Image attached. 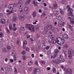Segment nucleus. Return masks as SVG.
Instances as JSON below:
<instances>
[{"mask_svg": "<svg viewBox=\"0 0 74 74\" xmlns=\"http://www.w3.org/2000/svg\"><path fill=\"white\" fill-rule=\"evenodd\" d=\"M67 11L68 12L67 13L68 16H71V17L69 16L68 17V18L70 20V21L71 23L74 24V16H72L73 13H72V12L73 11V10L72 9L69 8Z\"/></svg>", "mask_w": 74, "mask_h": 74, "instance_id": "nucleus-1", "label": "nucleus"}, {"mask_svg": "<svg viewBox=\"0 0 74 74\" xmlns=\"http://www.w3.org/2000/svg\"><path fill=\"white\" fill-rule=\"evenodd\" d=\"M56 40H57V43L58 45H63L64 43V40L63 38H56Z\"/></svg>", "mask_w": 74, "mask_h": 74, "instance_id": "nucleus-2", "label": "nucleus"}, {"mask_svg": "<svg viewBox=\"0 0 74 74\" xmlns=\"http://www.w3.org/2000/svg\"><path fill=\"white\" fill-rule=\"evenodd\" d=\"M65 74H72V70L70 69H68L65 71Z\"/></svg>", "mask_w": 74, "mask_h": 74, "instance_id": "nucleus-3", "label": "nucleus"}, {"mask_svg": "<svg viewBox=\"0 0 74 74\" xmlns=\"http://www.w3.org/2000/svg\"><path fill=\"white\" fill-rule=\"evenodd\" d=\"M18 3L19 7H22V4L23 3V0H18Z\"/></svg>", "mask_w": 74, "mask_h": 74, "instance_id": "nucleus-4", "label": "nucleus"}, {"mask_svg": "<svg viewBox=\"0 0 74 74\" xmlns=\"http://www.w3.org/2000/svg\"><path fill=\"white\" fill-rule=\"evenodd\" d=\"M25 26L29 29L30 28L32 27V26H34V25H33L30 24H25Z\"/></svg>", "mask_w": 74, "mask_h": 74, "instance_id": "nucleus-5", "label": "nucleus"}, {"mask_svg": "<svg viewBox=\"0 0 74 74\" xmlns=\"http://www.w3.org/2000/svg\"><path fill=\"white\" fill-rule=\"evenodd\" d=\"M56 18L59 21H60L63 19V16H60V15H58L56 16Z\"/></svg>", "mask_w": 74, "mask_h": 74, "instance_id": "nucleus-6", "label": "nucleus"}, {"mask_svg": "<svg viewBox=\"0 0 74 74\" xmlns=\"http://www.w3.org/2000/svg\"><path fill=\"white\" fill-rule=\"evenodd\" d=\"M58 59L60 61V62H64V59L63 58H62L61 57H59L58 58Z\"/></svg>", "mask_w": 74, "mask_h": 74, "instance_id": "nucleus-7", "label": "nucleus"}, {"mask_svg": "<svg viewBox=\"0 0 74 74\" xmlns=\"http://www.w3.org/2000/svg\"><path fill=\"white\" fill-rule=\"evenodd\" d=\"M14 5L11 4L9 5L8 8L10 10H12L14 8Z\"/></svg>", "mask_w": 74, "mask_h": 74, "instance_id": "nucleus-8", "label": "nucleus"}, {"mask_svg": "<svg viewBox=\"0 0 74 74\" xmlns=\"http://www.w3.org/2000/svg\"><path fill=\"white\" fill-rule=\"evenodd\" d=\"M69 45L67 44H65L63 45V48L64 49H67L69 48Z\"/></svg>", "mask_w": 74, "mask_h": 74, "instance_id": "nucleus-9", "label": "nucleus"}, {"mask_svg": "<svg viewBox=\"0 0 74 74\" xmlns=\"http://www.w3.org/2000/svg\"><path fill=\"white\" fill-rule=\"evenodd\" d=\"M32 32H35V29L34 26H32L29 29Z\"/></svg>", "mask_w": 74, "mask_h": 74, "instance_id": "nucleus-10", "label": "nucleus"}, {"mask_svg": "<svg viewBox=\"0 0 74 74\" xmlns=\"http://www.w3.org/2000/svg\"><path fill=\"white\" fill-rule=\"evenodd\" d=\"M27 44V41H26L25 40L23 42V45L22 47L24 49H25V46Z\"/></svg>", "mask_w": 74, "mask_h": 74, "instance_id": "nucleus-11", "label": "nucleus"}, {"mask_svg": "<svg viewBox=\"0 0 74 74\" xmlns=\"http://www.w3.org/2000/svg\"><path fill=\"white\" fill-rule=\"evenodd\" d=\"M13 16L14 17L13 18L12 21L13 22H15L16 20V14H14L13 15Z\"/></svg>", "mask_w": 74, "mask_h": 74, "instance_id": "nucleus-12", "label": "nucleus"}, {"mask_svg": "<svg viewBox=\"0 0 74 74\" xmlns=\"http://www.w3.org/2000/svg\"><path fill=\"white\" fill-rule=\"evenodd\" d=\"M62 22L61 21H59L58 23V25L59 26V27H62L63 25H62Z\"/></svg>", "mask_w": 74, "mask_h": 74, "instance_id": "nucleus-13", "label": "nucleus"}, {"mask_svg": "<svg viewBox=\"0 0 74 74\" xmlns=\"http://www.w3.org/2000/svg\"><path fill=\"white\" fill-rule=\"evenodd\" d=\"M24 11L26 12H29V11L30 10H29V9L27 7H25L24 8Z\"/></svg>", "mask_w": 74, "mask_h": 74, "instance_id": "nucleus-14", "label": "nucleus"}, {"mask_svg": "<svg viewBox=\"0 0 74 74\" xmlns=\"http://www.w3.org/2000/svg\"><path fill=\"white\" fill-rule=\"evenodd\" d=\"M18 18L21 21H23L25 19V16H19Z\"/></svg>", "mask_w": 74, "mask_h": 74, "instance_id": "nucleus-15", "label": "nucleus"}, {"mask_svg": "<svg viewBox=\"0 0 74 74\" xmlns=\"http://www.w3.org/2000/svg\"><path fill=\"white\" fill-rule=\"evenodd\" d=\"M54 63H57V64H59L60 63V61L58 59H56L53 61Z\"/></svg>", "mask_w": 74, "mask_h": 74, "instance_id": "nucleus-16", "label": "nucleus"}, {"mask_svg": "<svg viewBox=\"0 0 74 74\" xmlns=\"http://www.w3.org/2000/svg\"><path fill=\"white\" fill-rule=\"evenodd\" d=\"M53 14L55 16H56L57 15H58V14H59V12L58 11H56L53 12Z\"/></svg>", "mask_w": 74, "mask_h": 74, "instance_id": "nucleus-17", "label": "nucleus"}, {"mask_svg": "<svg viewBox=\"0 0 74 74\" xmlns=\"http://www.w3.org/2000/svg\"><path fill=\"white\" fill-rule=\"evenodd\" d=\"M6 12H8V13L6 14V15H10V14H11V13H12V11H10L9 10H7Z\"/></svg>", "mask_w": 74, "mask_h": 74, "instance_id": "nucleus-18", "label": "nucleus"}, {"mask_svg": "<svg viewBox=\"0 0 74 74\" xmlns=\"http://www.w3.org/2000/svg\"><path fill=\"white\" fill-rule=\"evenodd\" d=\"M52 26L51 25H47L46 26V28L48 30H51V29H52Z\"/></svg>", "mask_w": 74, "mask_h": 74, "instance_id": "nucleus-19", "label": "nucleus"}, {"mask_svg": "<svg viewBox=\"0 0 74 74\" xmlns=\"http://www.w3.org/2000/svg\"><path fill=\"white\" fill-rule=\"evenodd\" d=\"M1 22L2 24H5V20L4 19H2L1 20Z\"/></svg>", "mask_w": 74, "mask_h": 74, "instance_id": "nucleus-20", "label": "nucleus"}, {"mask_svg": "<svg viewBox=\"0 0 74 74\" xmlns=\"http://www.w3.org/2000/svg\"><path fill=\"white\" fill-rule=\"evenodd\" d=\"M64 39H68L69 38V36L67 34H65L64 36Z\"/></svg>", "mask_w": 74, "mask_h": 74, "instance_id": "nucleus-21", "label": "nucleus"}, {"mask_svg": "<svg viewBox=\"0 0 74 74\" xmlns=\"http://www.w3.org/2000/svg\"><path fill=\"white\" fill-rule=\"evenodd\" d=\"M32 4H34V6H37V4H38V3H37V2L34 1H33L32 2Z\"/></svg>", "mask_w": 74, "mask_h": 74, "instance_id": "nucleus-22", "label": "nucleus"}, {"mask_svg": "<svg viewBox=\"0 0 74 74\" xmlns=\"http://www.w3.org/2000/svg\"><path fill=\"white\" fill-rule=\"evenodd\" d=\"M68 27L69 28L71 31H73V27H72V26L70 24H68Z\"/></svg>", "mask_w": 74, "mask_h": 74, "instance_id": "nucleus-23", "label": "nucleus"}, {"mask_svg": "<svg viewBox=\"0 0 74 74\" xmlns=\"http://www.w3.org/2000/svg\"><path fill=\"white\" fill-rule=\"evenodd\" d=\"M51 42L52 44H55L56 42H57V40H56H56H51Z\"/></svg>", "mask_w": 74, "mask_h": 74, "instance_id": "nucleus-24", "label": "nucleus"}, {"mask_svg": "<svg viewBox=\"0 0 74 74\" xmlns=\"http://www.w3.org/2000/svg\"><path fill=\"white\" fill-rule=\"evenodd\" d=\"M68 58L69 59H72V54H69Z\"/></svg>", "mask_w": 74, "mask_h": 74, "instance_id": "nucleus-25", "label": "nucleus"}, {"mask_svg": "<svg viewBox=\"0 0 74 74\" xmlns=\"http://www.w3.org/2000/svg\"><path fill=\"white\" fill-rule=\"evenodd\" d=\"M36 12H33L32 16H33V18H35L36 17Z\"/></svg>", "mask_w": 74, "mask_h": 74, "instance_id": "nucleus-26", "label": "nucleus"}, {"mask_svg": "<svg viewBox=\"0 0 74 74\" xmlns=\"http://www.w3.org/2000/svg\"><path fill=\"white\" fill-rule=\"evenodd\" d=\"M55 38H56L55 36H54V35H51L50 37V38L52 40H54V39Z\"/></svg>", "mask_w": 74, "mask_h": 74, "instance_id": "nucleus-27", "label": "nucleus"}, {"mask_svg": "<svg viewBox=\"0 0 74 74\" xmlns=\"http://www.w3.org/2000/svg\"><path fill=\"white\" fill-rule=\"evenodd\" d=\"M12 25L11 23H10L9 25V28L10 29V30H12Z\"/></svg>", "mask_w": 74, "mask_h": 74, "instance_id": "nucleus-28", "label": "nucleus"}, {"mask_svg": "<svg viewBox=\"0 0 74 74\" xmlns=\"http://www.w3.org/2000/svg\"><path fill=\"white\" fill-rule=\"evenodd\" d=\"M20 29L21 31H25V28L23 27H21L20 28Z\"/></svg>", "mask_w": 74, "mask_h": 74, "instance_id": "nucleus-29", "label": "nucleus"}, {"mask_svg": "<svg viewBox=\"0 0 74 74\" xmlns=\"http://www.w3.org/2000/svg\"><path fill=\"white\" fill-rule=\"evenodd\" d=\"M33 64V62L31 61H30L29 62H28V66H32Z\"/></svg>", "mask_w": 74, "mask_h": 74, "instance_id": "nucleus-30", "label": "nucleus"}, {"mask_svg": "<svg viewBox=\"0 0 74 74\" xmlns=\"http://www.w3.org/2000/svg\"><path fill=\"white\" fill-rule=\"evenodd\" d=\"M47 32L48 31L47 30L45 29L44 30L43 32L42 33L43 34H47Z\"/></svg>", "mask_w": 74, "mask_h": 74, "instance_id": "nucleus-31", "label": "nucleus"}, {"mask_svg": "<svg viewBox=\"0 0 74 74\" xmlns=\"http://www.w3.org/2000/svg\"><path fill=\"white\" fill-rule=\"evenodd\" d=\"M19 11L21 13H23V10L22 8H20L19 9Z\"/></svg>", "mask_w": 74, "mask_h": 74, "instance_id": "nucleus-32", "label": "nucleus"}, {"mask_svg": "<svg viewBox=\"0 0 74 74\" xmlns=\"http://www.w3.org/2000/svg\"><path fill=\"white\" fill-rule=\"evenodd\" d=\"M53 6L55 10L58 8V5H57V4H54L53 5Z\"/></svg>", "mask_w": 74, "mask_h": 74, "instance_id": "nucleus-33", "label": "nucleus"}, {"mask_svg": "<svg viewBox=\"0 0 74 74\" xmlns=\"http://www.w3.org/2000/svg\"><path fill=\"white\" fill-rule=\"evenodd\" d=\"M59 52L58 49H56L54 50V52L55 53H58Z\"/></svg>", "mask_w": 74, "mask_h": 74, "instance_id": "nucleus-34", "label": "nucleus"}, {"mask_svg": "<svg viewBox=\"0 0 74 74\" xmlns=\"http://www.w3.org/2000/svg\"><path fill=\"white\" fill-rule=\"evenodd\" d=\"M34 69L37 72H39L40 71V69L39 68H37L36 69V68H34Z\"/></svg>", "mask_w": 74, "mask_h": 74, "instance_id": "nucleus-35", "label": "nucleus"}, {"mask_svg": "<svg viewBox=\"0 0 74 74\" xmlns=\"http://www.w3.org/2000/svg\"><path fill=\"white\" fill-rule=\"evenodd\" d=\"M31 0H27L26 1V4H29L30 2L31 1Z\"/></svg>", "mask_w": 74, "mask_h": 74, "instance_id": "nucleus-36", "label": "nucleus"}, {"mask_svg": "<svg viewBox=\"0 0 74 74\" xmlns=\"http://www.w3.org/2000/svg\"><path fill=\"white\" fill-rule=\"evenodd\" d=\"M17 28H16V27H13L12 28V29L13 31H16V30Z\"/></svg>", "mask_w": 74, "mask_h": 74, "instance_id": "nucleus-37", "label": "nucleus"}, {"mask_svg": "<svg viewBox=\"0 0 74 74\" xmlns=\"http://www.w3.org/2000/svg\"><path fill=\"white\" fill-rule=\"evenodd\" d=\"M5 29L6 30H7V33H8L9 34H10V30H9V29H8V28L6 27Z\"/></svg>", "mask_w": 74, "mask_h": 74, "instance_id": "nucleus-38", "label": "nucleus"}, {"mask_svg": "<svg viewBox=\"0 0 74 74\" xmlns=\"http://www.w3.org/2000/svg\"><path fill=\"white\" fill-rule=\"evenodd\" d=\"M60 13L61 15H64V12L62 10L60 11Z\"/></svg>", "mask_w": 74, "mask_h": 74, "instance_id": "nucleus-39", "label": "nucleus"}, {"mask_svg": "<svg viewBox=\"0 0 74 74\" xmlns=\"http://www.w3.org/2000/svg\"><path fill=\"white\" fill-rule=\"evenodd\" d=\"M53 73H55L56 72V69H55V68H53Z\"/></svg>", "mask_w": 74, "mask_h": 74, "instance_id": "nucleus-40", "label": "nucleus"}, {"mask_svg": "<svg viewBox=\"0 0 74 74\" xmlns=\"http://www.w3.org/2000/svg\"><path fill=\"white\" fill-rule=\"evenodd\" d=\"M3 16V14L2 13H0V18H2Z\"/></svg>", "mask_w": 74, "mask_h": 74, "instance_id": "nucleus-41", "label": "nucleus"}, {"mask_svg": "<svg viewBox=\"0 0 74 74\" xmlns=\"http://www.w3.org/2000/svg\"><path fill=\"white\" fill-rule=\"evenodd\" d=\"M26 53V51H23L21 52V54L22 55H25Z\"/></svg>", "mask_w": 74, "mask_h": 74, "instance_id": "nucleus-42", "label": "nucleus"}, {"mask_svg": "<svg viewBox=\"0 0 74 74\" xmlns=\"http://www.w3.org/2000/svg\"><path fill=\"white\" fill-rule=\"evenodd\" d=\"M33 73L34 74H37V72H36V71L35 69H34Z\"/></svg>", "mask_w": 74, "mask_h": 74, "instance_id": "nucleus-43", "label": "nucleus"}, {"mask_svg": "<svg viewBox=\"0 0 74 74\" xmlns=\"http://www.w3.org/2000/svg\"><path fill=\"white\" fill-rule=\"evenodd\" d=\"M13 60H16V57L15 56H13Z\"/></svg>", "mask_w": 74, "mask_h": 74, "instance_id": "nucleus-44", "label": "nucleus"}, {"mask_svg": "<svg viewBox=\"0 0 74 74\" xmlns=\"http://www.w3.org/2000/svg\"><path fill=\"white\" fill-rule=\"evenodd\" d=\"M51 30L52 31H54V30H55V27H52V28H51Z\"/></svg>", "mask_w": 74, "mask_h": 74, "instance_id": "nucleus-45", "label": "nucleus"}, {"mask_svg": "<svg viewBox=\"0 0 74 74\" xmlns=\"http://www.w3.org/2000/svg\"><path fill=\"white\" fill-rule=\"evenodd\" d=\"M41 62L42 64H45V62L44 60H41Z\"/></svg>", "mask_w": 74, "mask_h": 74, "instance_id": "nucleus-46", "label": "nucleus"}, {"mask_svg": "<svg viewBox=\"0 0 74 74\" xmlns=\"http://www.w3.org/2000/svg\"><path fill=\"white\" fill-rule=\"evenodd\" d=\"M3 52H6V48H4L3 50Z\"/></svg>", "mask_w": 74, "mask_h": 74, "instance_id": "nucleus-47", "label": "nucleus"}, {"mask_svg": "<svg viewBox=\"0 0 74 74\" xmlns=\"http://www.w3.org/2000/svg\"><path fill=\"white\" fill-rule=\"evenodd\" d=\"M0 37H1V38H3V33L1 32L0 33Z\"/></svg>", "mask_w": 74, "mask_h": 74, "instance_id": "nucleus-48", "label": "nucleus"}, {"mask_svg": "<svg viewBox=\"0 0 74 74\" xmlns=\"http://www.w3.org/2000/svg\"><path fill=\"white\" fill-rule=\"evenodd\" d=\"M68 51L69 54H71V51H70V49H69Z\"/></svg>", "mask_w": 74, "mask_h": 74, "instance_id": "nucleus-49", "label": "nucleus"}, {"mask_svg": "<svg viewBox=\"0 0 74 74\" xmlns=\"http://www.w3.org/2000/svg\"><path fill=\"white\" fill-rule=\"evenodd\" d=\"M25 50L27 51H29V50H30V49L29 48L27 47V48H26L25 47Z\"/></svg>", "mask_w": 74, "mask_h": 74, "instance_id": "nucleus-50", "label": "nucleus"}, {"mask_svg": "<svg viewBox=\"0 0 74 74\" xmlns=\"http://www.w3.org/2000/svg\"><path fill=\"white\" fill-rule=\"evenodd\" d=\"M61 3L62 4H64V1L63 0H62L61 1Z\"/></svg>", "mask_w": 74, "mask_h": 74, "instance_id": "nucleus-51", "label": "nucleus"}, {"mask_svg": "<svg viewBox=\"0 0 74 74\" xmlns=\"http://www.w3.org/2000/svg\"><path fill=\"white\" fill-rule=\"evenodd\" d=\"M49 48H50L49 46H47V47H46V49L47 50H48L49 49Z\"/></svg>", "mask_w": 74, "mask_h": 74, "instance_id": "nucleus-52", "label": "nucleus"}, {"mask_svg": "<svg viewBox=\"0 0 74 74\" xmlns=\"http://www.w3.org/2000/svg\"><path fill=\"white\" fill-rule=\"evenodd\" d=\"M30 36L29 35H27V38H30Z\"/></svg>", "mask_w": 74, "mask_h": 74, "instance_id": "nucleus-53", "label": "nucleus"}, {"mask_svg": "<svg viewBox=\"0 0 74 74\" xmlns=\"http://www.w3.org/2000/svg\"><path fill=\"white\" fill-rule=\"evenodd\" d=\"M35 64H36L37 66H38V61H36L35 62Z\"/></svg>", "mask_w": 74, "mask_h": 74, "instance_id": "nucleus-54", "label": "nucleus"}, {"mask_svg": "<svg viewBox=\"0 0 74 74\" xmlns=\"http://www.w3.org/2000/svg\"><path fill=\"white\" fill-rule=\"evenodd\" d=\"M37 22H38V21H35V22H33V24H34V25H36V23H37Z\"/></svg>", "mask_w": 74, "mask_h": 74, "instance_id": "nucleus-55", "label": "nucleus"}, {"mask_svg": "<svg viewBox=\"0 0 74 74\" xmlns=\"http://www.w3.org/2000/svg\"><path fill=\"white\" fill-rule=\"evenodd\" d=\"M42 15H43V16H45V15H46L45 13L44 12L43 13H42Z\"/></svg>", "mask_w": 74, "mask_h": 74, "instance_id": "nucleus-56", "label": "nucleus"}, {"mask_svg": "<svg viewBox=\"0 0 74 74\" xmlns=\"http://www.w3.org/2000/svg\"><path fill=\"white\" fill-rule=\"evenodd\" d=\"M50 8H51V9H54V8H53V6H51L49 7Z\"/></svg>", "mask_w": 74, "mask_h": 74, "instance_id": "nucleus-57", "label": "nucleus"}, {"mask_svg": "<svg viewBox=\"0 0 74 74\" xmlns=\"http://www.w3.org/2000/svg\"><path fill=\"white\" fill-rule=\"evenodd\" d=\"M47 70L48 71H49L51 70V68L47 67Z\"/></svg>", "mask_w": 74, "mask_h": 74, "instance_id": "nucleus-58", "label": "nucleus"}, {"mask_svg": "<svg viewBox=\"0 0 74 74\" xmlns=\"http://www.w3.org/2000/svg\"><path fill=\"white\" fill-rule=\"evenodd\" d=\"M56 56H58V54H55L54 55L53 58H55L56 57Z\"/></svg>", "mask_w": 74, "mask_h": 74, "instance_id": "nucleus-59", "label": "nucleus"}, {"mask_svg": "<svg viewBox=\"0 0 74 74\" xmlns=\"http://www.w3.org/2000/svg\"><path fill=\"white\" fill-rule=\"evenodd\" d=\"M7 48L8 49H11V47L8 46H7Z\"/></svg>", "mask_w": 74, "mask_h": 74, "instance_id": "nucleus-60", "label": "nucleus"}, {"mask_svg": "<svg viewBox=\"0 0 74 74\" xmlns=\"http://www.w3.org/2000/svg\"><path fill=\"white\" fill-rule=\"evenodd\" d=\"M43 5L45 7H46V6L47 5V3H43Z\"/></svg>", "mask_w": 74, "mask_h": 74, "instance_id": "nucleus-61", "label": "nucleus"}, {"mask_svg": "<svg viewBox=\"0 0 74 74\" xmlns=\"http://www.w3.org/2000/svg\"><path fill=\"white\" fill-rule=\"evenodd\" d=\"M31 56L32 57V58H34V55L33 54H32L31 55Z\"/></svg>", "mask_w": 74, "mask_h": 74, "instance_id": "nucleus-62", "label": "nucleus"}, {"mask_svg": "<svg viewBox=\"0 0 74 74\" xmlns=\"http://www.w3.org/2000/svg\"><path fill=\"white\" fill-rule=\"evenodd\" d=\"M10 62H14V60L12 59H10Z\"/></svg>", "mask_w": 74, "mask_h": 74, "instance_id": "nucleus-63", "label": "nucleus"}, {"mask_svg": "<svg viewBox=\"0 0 74 74\" xmlns=\"http://www.w3.org/2000/svg\"><path fill=\"white\" fill-rule=\"evenodd\" d=\"M56 25H57V22H55V23H54V25L55 26H56Z\"/></svg>", "mask_w": 74, "mask_h": 74, "instance_id": "nucleus-64", "label": "nucleus"}]
</instances>
